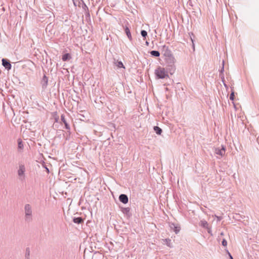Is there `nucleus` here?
<instances>
[{
    "mask_svg": "<svg viewBox=\"0 0 259 259\" xmlns=\"http://www.w3.org/2000/svg\"><path fill=\"white\" fill-rule=\"evenodd\" d=\"M85 16H86V17H87V16H88V17H90V13H89V10H88V11H87V14H85Z\"/></svg>",
    "mask_w": 259,
    "mask_h": 259,
    "instance_id": "nucleus-34",
    "label": "nucleus"
},
{
    "mask_svg": "<svg viewBox=\"0 0 259 259\" xmlns=\"http://www.w3.org/2000/svg\"><path fill=\"white\" fill-rule=\"evenodd\" d=\"M30 251L29 247H26L25 251V259H30Z\"/></svg>",
    "mask_w": 259,
    "mask_h": 259,
    "instance_id": "nucleus-19",
    "label": "nucleus"
},
{
    "mask_svg": "<svg viewBox=\"0 0 259 259\" xmlns=\"http://www.w3.org/2000/svg\"><path fill=\"white\" fill-rule=\"evenodd\" d=\"M58 118H55V122H58Z\"/></svg>",
    "mask_w": 259,
    "mask_h": 259,
    "instance_id": "nucleus-38",
    "label": "nucleus"
},
{
    "mask_svg": "<svg viewBox=\"0 0 259 259\" xmlns=\"http://www.w3.org/2000/svg\"><path fill=\"white\" fill-rule=\"evenodd\" d=\"M145 44L146 46H148L149 45V42L148 41H146Z\"/></svg>",
    "mask_w": 259,
    "mask_h": 259,
    "instance_id": "nucleus-36",
    "label": "nucleus"
},
{
    "mask_svg": "<svg viewBox=\"0 0 259 259\" xmlns=\"http://www.w3.org/2000/svg\"><path fill=\"white\" fill-rule=\"evenodd\" d=\"M221 235H224L223 233V232H222V233H221Z\"/></svg>",
    "mask_w": 259,
    "mask_h": 259,
    "instance_id": "nucleus-41",
    "label": "nucleus"
},
{
    "mask_svg": "<svg viewBox=\"0 0 259 259\" xmlns=\"http://www.w3.org/2000/svg\"><path fill=\"white\" fill-rule=\"evenodd\" d=\"M73 222L77 224H80L83 222V219L81 217H74Z\"/></svg>",
    "mask_w": 259,
    "mask_h": 259,
    "instance_id": "nucleus-14",
    "label": "nucleus"
},
{
    "mask_svg": "<svg viewBox=\"0 0 259 259\" xmlns=\"http://www.w3.org/2000/svg\"><path fill=\"white\" fill-rule=\"evenodd\" d=\"M40 84L44 90L47 88L48 84V77L45 74L41 79Z\"/></svg>",
    "mask_w": 259,
    "mask_h": 259,
    "instance_id": "nucleus-8",
    "label": "nucleus"
},
{
    "mask_svg": "<svg viewBox=\"0 0 259 259\" xmlns=\"http://www.w3.org/2000/svg\"><path fill=\"white\" fill-rule=\"evenodd\" d=\"M71 59V56L69 53H65L62 56V59L63 61H67Z\"/></svg>",
    "mask_w": 259,
    "mask_h": 259,
    "instance_id": "nucleus-15",
    "label": "nucleus"
},
{
    "mask_svg": "<svg viewBox=\"0 0 259 259\" xmlns=\"http://www.w3.org/2000/svg\"><path fill=\"white\" fill-rule=\"evenodd\" d=\"M169 227L171 230H173L176 234H178L181 230V227L178 225H176L173 223H169Z\"/></svg>",
    "mask_w": 259,
    "mask_h": 259,
    "instance_id": "nucleus-7",
    "label": "nucleus"
},
{
    "mask_svg": "<svg viewBox=\"0 0 259 259\" xmlns=\"http://www.w3.org/2000/svg\"><path fill=\"white\" fill-rule=\"evenodd\" d=\"M222 245L224 246H226L227 245V241L225 239H223L222 241Z\"/></svg>",
    "mask_w": 259,
    "mask_h": 259,
    "instance_id": "nucleus-29",
    "label": "nucleus"
},
{
    "mask_svg": "<svg viewBox=\"0 0 259 259\" xmlns=\"http://www.w3.org/2000/svg\"><path fill=\"white\" fill-rule=\"evenodd\" d=\"M235 98L234 92L232 90L231 93L230 95V100L231 101H234Z\"/></svg>",
    "mask_w": 259,
    "mask_h": 259,
    "instance_id": "nucleus-25",
    "label": "nucleus"
},
{
    "mask_svg": "<svg viewBox=\"0 0 259 259\" xmlns=\"http://www.w3.org/2000/svg\"><path fill=\"white\" fill-rule=\"evenodd\" d=\"M164 241L167 246H168L170 248L172 247L171 241L170 239L166 238L164 240Z\"/></svg>",
    "mask_w": 259,
    "mask_h": 259,
    "instance_id": "nucleus-23",
    "label": "nucleus"
},
{
    "mask_svg": "<svg viewBox=\"0 0 259 259\" xmlns=\"http://www.w3.org/2000/svg\"><path fill=\"white\" fill-rule=\"evenodd\" d=\"M226 147L225 146L222 145V148H217L215 149V153L223 156L225 153Z\"/></svg>",
    "mask_w": 259,
    "mask_h": 259,
    "instance_id": "nucleus-10",
    "label": "nucleus"
},
{
    "mask_svg": "<svg viewBox=\"0 0 259 259\" xmlns=\"http://www.w3.org/2000/svg\"><path fill=\"white\" fill-rule=\"evenodd\" d=\"M70 135H71L70 130H67V132L65 134H63V137L65 138L66 140L69 141L70 139Z\"/></svg>",
    "mask_w": 259,
    "mask_h": 259,
    "instance_id": "nucleus-21",
    "label": "nucleus"
},
{
    "mask_svg": "<svg viewBox=\"0 0 259 259\" xmlns=\"http://www.w3.org/2000/svg\"><path fill=\"white\" fill-rule=\"evenodd\" d=\"M25 167L24 164H20L19 165V169L18 170V175L20 177L21 181L25 179Z\"/></svg>",
    "mask_w": 259,
    "mask_h": 259,
    "instance_id": "nucleus-4",
    "label": "nucleus"
},
{
    "mask_svg": "<svg viewBox=\"0 0 259 259\" xmlns=\"http://www.w3.org/2000/svg\"><path fill=\"white\" fill-rule=\"evenodd\" d=\"M17 142H18V149L22 150L23 149V148H24V146H23V143L22 140L20 138H19L17 140Z\"/></svg>",
    "mask_w": 259,
    "mask_h": 259,
    "instance_id": "nucleus-18",
    "label": "nucleus"
},
{
    "mask_svg": "<svg viewBox=\"0 0 259 259\" xmlns=\"http://www.w3.org/2000/svg\"><path fill=\"white\" fill-rule=\"evenodd\" d=\"M242 217L239 214H235V215H234L233 218L235 220H237L238 221L240 220V219Z\"/></svg>",
    "mask_w": 259,
    "mask_h": 259,
    "instance_id": "nucleus-27",
    "label": "nucleus"
},
{
    "mask_svg": "<svg viewBox=\"0 0 259 259\" xmlns=\"http://www.w3.org/2000/svg\"><path fill=\"white\" fill-rule=\"evenodd\" d=\"M217 217V221H220L222 219V217Z\"/></svg>",
    "mask_w": 259,
    "mask_h": 259,
    "instance_id": "nucleus-33",
    "label": "nucleus"
},
{
    "mask_svg": "<svg viewBox=\"0 0 259 259\" xmlns=\"http://www.w3.org/2000/svg\"><path fill=\"white\" fill-rule=\"evenodd\" d=\"M150 54L152 56L155 57H158L160 56V55L159 51L155 50L151 51V52H150Z\"/></svg>",
    "mask_w": 259,
    "mask_h": 259,
    "instance_id": "nucleus-20",
    "label": "nucleus"
},
{
    "mask_svg": "<svg viewBox=\"0 0 259 259\" xmlns=\"http://www.w3.org/2000/svg\"><path fill=\"white\" fill-rule=\"evenodd\" d=\"M154 73L156 78L157 79H163L169 77L167 72L165 71V69L160 66L155 70Z\"/></svg>",
    "mask_w": 259,
    "mask_h": 259,
    "instance_id": "nucleus-3",
    "label": "nucleus"
},
{
    "mask_svg": "<svg viewBox=\"0 0 259 259\" xmlns=\"http://www.w3.org/2000/svg\"><path fill=\"white\" fill-rule=\"evenodd\" d=\"M61 120L63 122L65 125V128L67 130H70V127L69 124L67 123V121L65 118V115L64 114H62L61 116Z\"/></svg>",
    "mask_w": 259,
    "mask_h": 259,
    "instance_id": "nucleus-13",
    "label": "nucleus"
},
{
    "mask_svg": "<svg viewBox=\"0 0 259 259\" xmlns=\"http://www.w3.org/2000/svg\"><path fill=\"white\" fill-rule=\"evenodd\" d=\"M25 221L30 222L32 220V207L29 204H26L24 206Z\"/></svg>",
    "mask_w": 259,
    "mask_h": 259,
    "instance_id": "nucleus-2",
    "label": "nucleus"
},
{
    "mask_svg": "<svg viewBox=\"0 0 259 259\" xmlns=\"http://www.w3.org/2000/svg\"><path fill=\"white\" fill-rule=\"evenodd\" d=\"M164 60L166 69L170 74H174L176 70V59L175 57L173 56L169 58H164Z\"/></svg>",
    "mask_w": 259,
    "mask_h": 259,
    "instance_id": "nucleus-1",
    "label": "nucleus"
},
{
    "mask_svg": "<svg viewBox=\"0 0 259 259\" xmlns=\"http://www.w3.org/2000/svg\"><path fill=\"white\" fill-rule=\"evenodd\" d=\"M72 1H73V4H74V6H76V4H75V3L74 1V0H72Z\"/></svg>",
    "mask_w": 259,
    "mask_h": 259,
    "instance_id": "nucleus-40",
    "label": "nucleus"
},
{
    "mask_svg": "<svg viewBox=\"0 0 259 259\" xmlns=\"http://www.w3.org/2000/svg\"><path fill=\"white\" fill-rule=\"evenodd\" d=\"M120 210L124 214L127 218H130L132 216V213L131 212V208L130 207H119Z\"/></svg>",
    "mask_w": 259,
    "mask_h": 259,
    "instance_id": "nucleus-5",
    "label": "nucleus"
},
{
    "mask_svg": "<svg viewBox=\"0 0 259 259\" xmlns=\"http://www.w3.org/2000/svg\"><path fill=\"white\" fill-rule=\"evenodd\" d=\"M219 76L221 78L222 82H225V80L224 73H222V74H220Z\"/></svg>",
    "mask_w": 259,
    "mask_h": 259,
    "instance_id": "nucleus-30",
    "label": "nucleus"
},
{
    "mask_svg": "<svg viewBox=\"0 0 259 259\" xmlns=\"http://www.w3.org/2000/svg\"><path fill=\"white\" fill-rule=\"evenodd\" d=\"M227 252H228V254H229V258H230V259H233V256H232V255L231 254V253L229 252V251H228V250H227Z\"/></svg>",
    "mask_w": 259,
    "mask_h": 259,
    "instance_id": "nucleus-32",
    "label": "nucleus"
},
{
    "mask_svg": "<svg viewBox=\"0 0 259 259\" xmlns=\"http://www.w3.org/2000/svg\"><path fill=\"white\" fill-rule=\"evenodd\" d=\"M82 2V8L85 11H88L89 9L86 4L84 3L83 0H80Z\"/></svg>",
    "mask_w": 259,
    "mask_h": 259,
    "instance_id": "nucleus-28",
    "label": "nucleus"
},
{
    "mask_svg": "<svg viewBox=\"0 0 259 259\" xmlns=\"http://www.w3.org/2000/svg\"><path fill=\"white\" fill-rule=\"evenodd\" d=\"M153 129L154 132L158 135H160L162 132V129L158 126H154Z\"/></svg>",
    "mask_w": 259,
    "mask_h": 259,
    "instance_id": "nucleus-17",
    "label": "nucleus"
},
{
    "mask_svg": "<svg viewBox=\"0 0 259 259\" xmlns=\"http://www.w3.org/2000/svg\"><path fill=\"white\" fill-rule=\"evenodd\" d=\"M163 47L164 49H165L163 53V56H164L165 58L174 56L171 51L168 49L167 46L164 45L163 46Z\"/></svg>",
    "mask_w": 259,
    "mask_h": 259,
    "instance_id": "nucleus-9",
    "label": "nucleus"
},
{
    "mask_svg": "<svg viewBox=\"0 0 259 259\" xmlns=\"http://www.w3.org/2000/svg\"><path fill=\"white\" fill-rule=\"evenodd\" d=\"M141 34L143 37L144 40L146 39V37L147 36V32L146 30H142L141 31Z\"/></svg>",
    "mask_w": 259,
    "mask_h": 259,
    "instance_id": "nucleus-24",
    "label": "nucleus"
},
{
    "mask_svg": "<svg viewBox=\"0 0 259 259\" xmlns=\"http://www.w3.org/2000/svg\"><path fill=\"white\" fill-rule=\"evenodd\" d=\"M114 64L119 68H125V67L121 61H117L116 62H114Z\"/></svg>",
    "mask_w": 259,
    "mask_h": 259,
    "instance_id": "nucleus-22",
    "label": "nucleus"
},
{
    "mask_svg": "<svg viewBox=\"0 0 259 259\" xmlns=\"http://www.w3.org/2000/svg\"><path fill=\"white\" fill-rule=\"evenodd\" d=\"M220 71V74H222V73H224V61H223L222 62V67L221 69L219 70Z\"/></svg>",
    "mask_w": 259,
    "mask_h": 259,
    "instance_id": "nucleus-26",
    "label": "nucleus"
},
{
    "mask_svg": "<svg viewBox=\"0 0 259 259\" xmlns=\"http://www.w3.org/2000/svg\"><path fill=\"white\" fill-rule=\"evenodd\" d=\"M119 200L123 203L126 204L128 202V198L127 195L124 194H121L119 196Z\"/></svg>",
    "mask_w": 259,
    "mask_h": 259,
    "instance_id": "nucleus-11",
    "label": "nucleus"
},
{
    "mask_svg": "<svg viewBox=\"0 0 259 259\" xmlns=\"http://www.w3.org/2000/svg\"><path fill=\"white\" fill-rule=\"evenodd\" d=\"M190 38H191V41L192 42V47L193 48V50H195V47H194V40L192 38L191 35H190Z\"/></svg>",
    "mask_w": 259,
    "mask_h": 259,
    "instance_id": "nucleus-31",
    "label": "nucleus"
},
{
    "mask_svg": "<svg viewBox=\"0 0 259 259\" xmlns=\"http://www.w3.org/2000/svg\"><path fill=\"white\" fill-rule=\"evenodd\" d=\"M124 32L125 33V34H126L128 38L129 39V40L130 41H132L133 40V38H132V36L129 27L128 26H127L126 25H125L124 27Z\"/></svg>",
    "mask_w": 259,
    "mask_h": 259,
    "instance_id": "nucleus-12",
    "label": "nucleus"
},
{
    "mask_svg": "<svg viewBox=\"0 0 259 259\" xmlns=\"http://www.w3.org/2000/svg\"><path fill=\"white\" fill-rule=\"evenodd\" d=\"M223 84H224V86H225L226 88H228V86H227V84H226V82H225H225H223Z\"/></svg>",
    "mask_w": 259,
    "mask_h": 259,
    "instance_id": "nucleus-35",
    "label": "nucleus"
},
{
    "mask_svg": "<svg viewBox=\"0 0 259 259\" xmlns=\"http://www.w3.org/2000/svg\"><path fill=\"white\" fill-rule=\"evenodd\" d=\"M45 168L46 169V171L49 173V169L48 167H45Z\"/></svg>",
    "mask_w": 259,
    "mask_h": 259,
    "instance_id": "nucleus-37",
    "label": "nucleus"
},
{
    "mask_svg": "<svg viewBox=\"0 0 259 259\" xmlns=\"http://www.w3.org/2000/svg\"><path fill=\"white\" fill-rule=\"evenodd\" d=\"M200 226L204 228L209 229L208 224L205 220H201L200 222Z\"/></svg>",
    "mask_w": 259,
    "mask_h": 259,
    "instance_id": "nucleus-16",
    "label": "nucleus"
},
{
    "mask_svg": "<svg viewBox=\"0 0 259 259\" xmlns=\"http://www.w3.org/2000/svg\"><path fill=\"white\" fill-rule=\"evenodd\" d=\"M2 65L5 67L6 69L7 70H10L11 69L12 65L11 64L10 61L6 58H3L2 60Z\"/></svg>",
    "mask_w": 259,
    "mask_h": 259,
    "instance_id": "nucleus-6",
    "label": "nucleus"
},
{
    "mask_svg": "<svg viewBox=\"0 0 259 259\" xmlns=\"http://www.w3.org/2000/svg\"><path fill=\"white\" fill-rule=\"evenodd\" d=\"M207 231H208V232L209 233H210V231H210V228H209V229H207Z\"/></svg>",
    "mask_w": 259,
    "mask_h": 259,
    "instance_id": "nucleus-39",
    "label": "nucleus"
}]
</instances>
